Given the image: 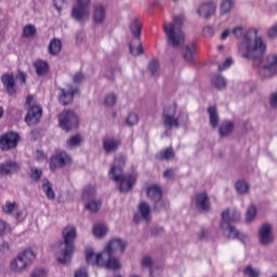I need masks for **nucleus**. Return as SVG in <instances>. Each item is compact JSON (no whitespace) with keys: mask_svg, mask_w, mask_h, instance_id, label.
Listing matches in <instances>:
<instances>
[{"mask_svg":"<svg viewBox=\"0 0 277 277\" xmlns=\"http://www.w3.org/2000/svg\"><path fill=\"white\" fill-rule=\"evenodd\" d=\"M233 34L236 38H243V41L238 45L240 57L251 60L253 66H261L263 56L267 53V42L263 40V37L259 36V30L251 28L243 32L242 27H236Z\"/></svg>","mask_w":277,"mask_h":277,"instance_id":"1","label":"nucleus"},{"mask_svg":"<svg viewBox=\"0 0 277 277\" xmlns=\"http://www.w3.org/2000/svg\"><path fill=\"white\" fill-rule=\"evenodd\" d=\"M124 163H127L124 156H118L115 158L114 164L109 171V177L111 181H115V183H119V190L122 194L131 192V189H133V185H135L137 181V175L135 173H123L122 168H124Z\"/></svg>","mask_w":277,"mask_h":277,"instance_id":"2","label":"nucleus"},{"mask_svg":"<svg viewBox=\"0 0 277 277\" xmlns=\"http://www.w3.org/2000/svg\"><path fill=\"white\" fill-rule=\"evenodd\" d=\"M185 24L184 15H174L173 22H164L162 29L167 36V42L172 49H181L185 44V32L183 25Z\"/></svg>","mask_w":277,"mask_h":277,"instance_id":"3","label":"nucleus"},{"mask_svg":"<svg viewBox=\"0 0 277 277\" xmlns=\"http://www.w3.org/2000/svg\"><path fill=\"white\" fill-rule=\"evenodd\" d=\"M63 241L51 245L52 252L56 254V261L61 265H66L70 259V227L66 226L63 232Z\"/></svg>","mask_w":277,"mask_h":277,"instance_id":"4","label":"nucleus"},{"mask_svg":"<svg viewBox=\"0 0 277 277\" xmlns=\"http://www.w3.org/2000/svg\"><path fill=\"white\" fill-rule=\"evenodd\" d=\"M34 261H36V252L31 249H26L18 253L16 259L10 263V269L11 272H15V274H21L25 272Z\"/></svg>","mask_w":277,"mask_h":277,"instance_id":"5","label":"nucleus"},{"mask_svg":"<svg viewBox=\"0 0 277 277\" xmlns=\"http://www.w3.org/2000/svg\"><path fill=\"white\" fill-rule=\"evenodd\" d=\"M256 239L261 248H269L276 243V234H274V225L272 223H263L260 225Z\"/></svg>","mask_w":277,"mask_h":277,"instance_id":"6","label":"nucleus"},{"mask_svg":"<svg viewBox=\"0 0 277 277\" xmlns=\"http://www.w3.org/2000/svg\"><path fill=\"white\" fill-rule=\"evenodd\" d=\"M90 5L92 0H76L71 10V16L76 23L83 25L90 21Z\"/></svg>","mask_w":277,"mask_h":277,"instance_id":"7","label":"nucleus"},{"mask_svg":"<svg viewBox=\"0 0 277 277\" xmlns=\"http://www.w3.org/2000/svg\"><path fill=\"white\" fill-rule=\"evenodd\" d=\"M162 124L164 129H179L181 123L176 117V104L168 105L163 108L162 113Z\"/></svg>","mask_w":277,"mask_h":277,"instance_id":"8","label":"nucleus"},{"mask_svg":"<svg viewBox=\"0 0 277 277\" xmlns=\"http://www.w3.org/2000/svg\"><path fill=\"white\" fill-rule=\"evenodd\" d=\"M277 72V55L269 54L266 57V64L260 69V77L262 79H272Z\"/></svg>","mask_w":277,"mask_h":277,"instance_id":"9","label":"nucleus"},{"mask_svg":"<svg viewBox=\"0 0 277 277\" xmlns=\"http://www.w3.org/2000/svg\"><path fill=\"white\" fill-rule=\"evenodd\" d=\"M221 228L227 239H238V241H240L241 243H246V240L248 239V234L239 232V229L230 225V223H222Z\"/></svg>","mask_w":277,"mask_h":277,"instance_id":"10","label":"nucleus"},{"mask_svg":"<svg viewBox=\"0 0 277 277\" xmlns=\"http://www.w3.org/2000/svg\"><path fill=\"white\" fill-rule=\"evenodd\" d=\"M21 136L16 132H6L0 136V148L1 150H11V148H16L18 145V140Z\"/></svg>","mask_w":277,"mask_h":277,"instance_id":"11","label":"nucleus"},{"mask_svg":"<svg viewBox=\"0 0 277 277\" xmlns=\"http://www.w3.org/2000/svg\"><path fill=\"white\" fill-rule=\"evenodd\" d=\"M100 267H105V269L116 272L121 267L120 260L114 256V253L102 251V261H100Z\"/></svg>","mask_w":277,"mask_h":277,"instance_id":"12","label":"nucleus"},{"mask_svg":"<svg viewBox=\"0 0 277 277\" xmlns=\"http://www.w3.org/2000/svg\"><path fill=\"white\" fill-rule=\"evenodd\" d=\"M124 250H127V242L120 238H115L108 242L103 252H108L109 254H122Z\"/></svg>","mask_w":277,"mask_h":277,"instance_id":"13","label":"nucleus"},{"mask_svg":"<svg viewBox=\"0 0 277 277\" xmlns=\"http://www.w3.org/2000/svg\"><path fill=\"white\" fill-rule=\"evenodd\" d=\"M147 197L150 198L154 202V209L156 211H161V206H159V201L163 198V192L161 187L158 185H151L147 188Z\"/></svg>","mask_w":277,"mask_h":277,"instance_id":"14","label":"nucleus"},{"mask_svg":"<svg viewBox=\"0 0 277 277\" xmlns=\"http://www.w3.org/2000/svg\"><path fill=\"white\" fill-rule=\"evenodd\" d=\"M195 207L202 213L211 211V199H209V195L207 193H198L195 196Z\"/></svg>","mask_w":277,"mask_h":277,"instance_id":"15","label":"nucleus"},{"mask_svg":"<svg viewBox=\"0 0 277 277\" xmlns=\"http://www.w3.org/2000/svg\"><path fill=\"white\" fill-rule=\"evenodd\" d=\"M40 118H42V108L38 105H35L28 109V113L25 117V122L28 124V127H34L40 122Z\"/></svg>","mask_w":277,"mask_h":277,"instance_id":"16","label":"nucleus"},{"mask_svg":"<svg viewBox=\"0 0 277 277\" xmlns=\"http://www.w3.org/2000/svg\"><path fill=\"white\" fill-rule=\"evenodd\" d=\"M144 220V222H150L153 220V215L150 214V205L146 201H141L138 205V213L134 215V222H140Z\"/></svg>","mask_w":277,"mask_h":277,"instance_id":"17","label":"nucleus"},{"mask_svg":"<svg viewBox=\"0 0 277 277\" xmlns=\"http://www.w3.org/2000/svg\"><path fill=\"white\" fill-rule=\"evenodd\" d=\"M66 161H68V154L66 151H58L54 156L51 157L50 160V170L55 172L58 168H64L66 166Z\"/></svg>","mask_w":277,"mask_h":277,"instance_id":"18","label":"nucleus"},{"mask_svg":"<svg viewBox=\"0 0 277 277\" xmlns=\"http://www.w3.org/2000/svg\"><path fill=\"white\" fill-rule=\"evenodd\" d=\"M107 19V9L98 3L93 5V23L94 25H104Z\"/></svg>","mask_w":277,"mask_h":277,"instance_id":"19","label":"nucleus"},{"mask_svg":"<svg viewBox=\"0 0 277 277\" xmlns=\"http://www.w3.org/2000/svg\"><path fill=\"white\" fill-rule=\"evenodd\" d=\"M2 84L9 96H15L16 94V81L13 74H4L1 77Z\"/></svg>","mask_w":277,"mask_h":277,"instance_id":"20","label":"nucleus"},{"mask_svg":"<svg viewBox=\"0 0 277 277\" xmlns=\"http://www.w3.org/2000/svg\"><path fill=\"white\" fill-rule=\"evenodd\" d=\"M217 10V4L215 2H207L201 4L197 9V14L201 18H211L213 14H215V11Z\"/></svg>","mask_w":277,"mask_h":277,"instance_id":"21","label":"nucleus"},{"mask_svg":"<svg viewBox=\"0 0 277 277\" xmlns=\"http://www.w3.org/2000/svg\"><path fill=\"white\" fill-rule=\"evenodd\" d=\"M85 261L88 265H98L101 267L100 261H103V251L98 254L94 252L93 248L85 249Z\"/></svg>","mask_w":277,"mask_h":277,"instance_id":"22","label":"nucleus"},{"mask_svg":"<svg viewBox=\"0 0 277 277\" xmlns=\"http://www.w3.org/2000/svg\"><path fill=\"white\" fill-rule=\"evenodd\" d=\"M222 224H230V222H239L241 214L236 209H227L222 213Z\"/></svg>","mask_w":277,"mask_h":277,"instance_id":"23","label":"nucleus"},{"mask_svg":"<svg viewBox=\"0 0 277 277\" xmlns=\"http://www.w3.org/2000/svg\"><path fill=\"white\" fill-rule=\"evenodd\" d=\"M18 170V164L12 160H8L5 162L0 163V175L8 176V174H12Z\"/></svg>","mask_w":277,"mask_h":277,"instance_id":"24","label":"nucleus"},{"mask_svg":"<svg viewBox=\"0 0 277 277\" xmlns=\"http://www.w3.org/2000/svg\"><path fill=\"white\" fill-rule=\"evenodd\" d=\"M154 263L155 262L153 261V258H150L148 255H145L141 262L142 267L149 269L150 277H156V276H159V274H161V268H159V267H157V274H155V266H153Z\"/></svg>","mask_w":277,"mask_h":277,"instance_id":"25","label":"nucleus"},{"mask_svg":"<svg viewBox=\"0 0 277 277\" xmlns=\"http://www.w3.org/2000/svg\"><path fill=\"white\" fill-rule=\"evenodd\" d=\"M103 148L105 153L109 155V153H116L118 148H120V140L116 138H104Z\"/></svg>","mask_w":277,"mask_h":277,"instance_id":"26","label":"nucleus"},{"mask_svg":"<svg viewBox=\"0 0 277 277\" xmlns=\"http://www.w3.org/2000/svg\"><path fill=\"white\" fill-rule=\"evenodd\" d=\"M207 113L209 116L210 126L212 127V129H217V126L220 124V115L217 114V107L209 106Z\"/></svg>","mask_w":277,"mask_h":277,"instance_id":"27","label":"nucleus"},{"mask_svg":"<svg viewBox=\"0 0 277 277\" xmlns=\"http://www.w3.org/2000/svg\"><path fill=\"white\" fill-rule=\"evenodd\" d=\"M58 122L63 131H70V110H65L60 114Z\"/></svg>","mask_w":277,"mask_h":277,"instance_id":"28","label":"nucleus"},{"mask_svg":"<svg viewBox=\"0 0 277 277\" xmlns=\"http://www.w3.org/2000/svg\"><path fill=\"white\" fill-rule=\"evenodd\" d=\"M235 129V122L225 121L219 128V133L221 137H228Z\"/></svg>","mask_w":277,"mask_h":277,"instance_id":"29","label":"nucleus"},{"mask_svg":"<svg viewBox=\"0 0 277 277\" xmlns=\"http://www.w3.org/2000/svg\"><path fill=\"white\" fill-rule=\"evenodd\" d=\"M196 53V45L187 44L182 49V57L185 62H194V55Z\"/></svg>","mask_w":277,"mask_h":277,"instance_id":"30","label":"nucleus"},{"mask_svg":"<svg viewBox=\"0 0 277 277\" xmlns=\"http://www.w3.org/2000/svg\"><path fill=\"white\" fill-rule=\"evenodd\" d=\"M130 31L136 40H140L142 37V22L137 18L132 19L130 23Z\"/></svg>","mask_w":277,"mask_h":277,"instance_id":"31","label":"nucleus"},{"mask_svg":"<svg viewBox=\"0 0 277 277\" xmlns=\"http://www.w3.org/2000/svg\"><path fill=\"white\" fill-rule=\"evenodd\" d=\"M34 67L39 77H44L49 72V64L44 61L35 62Z\"/></svg>","mask_w":277,"mask_h":277,"instance_id":"32","label":"nucleus"},{"mask_svg":"<svg viewBox=\"0 0 277 277\" xmlns=\"http://www.w3.org/2000/svg\"><path fill=\"white\" fill-rule=\"evenodd\" d=\"M85 142V138L83 137V134L76 133L70 136V148H79L80 146H83Z\"/></svg>","mask_w":277,"mask_h":277,"instance_id":"33","label":"nucleus"},{"mask_svg":"<svg viewBox=\"0 0 277 277\" xmlns=\"http://www.w3.org/2000/svg\"><path fill=\"white\" fill-rule=\"evenodd\" d=\"M48 51L50 55H57L62 51V41L60 39H52L50 41Z\"/></svg>","mask_w":277,"mask_h":277,"instance_id":"34","label":"nucleus"},{"mask_svg":"<svg viewBox=\"0 0 277 277\" xmlns=\"http://www.w3.org/2000/svg\"><path fill=\"white\" fill-rule=\"evenodd\" d=\"M211 83L216 90H224V88H226L227 85L226 79H224V77L220 75L213 76L211 79Z\"/></svg>","mask_w":277,"mask_h":277,"instance_id":"35","label":"nucleus"},{"mask_svg":"<svg viewBox=\"0 0 277 277\" xmlns=\"http://www.w3.org/2000/svg\"><path fill=\"white\" fill-rule=\"evenodd\" d=\"M42 190L49 200H55V192L53 190V184L47 180L42 184Z\"/></svg>","mask_w":277,"mask_h":277,"instance_id":"36","label":"nucleus"},{"mask_svg":"<svg viewBox=\"0 0 277 277\" xmlns=\"http://www.w3.org/2000/svg\"><path fill=\"white\" fill-rule=\"evenodd\" d=\"M38 34V29L34 24H27L23 28L22 38H34Z\"/></svg>","mask_w":277,"mask_h":277,"instance_id":"37","label":"nucleus"},{"mask_svg":"<svg viewBox=\"0 0 277 277\" xmlns=\"http://www.w3.org/2000/svg\"><path fill=\"white\" fill-rule=\"evenodd\" d=\"M156 157L160 161H170L174 157V149L167 148V149L160 151L159 154H157Z\"/></svg>","mask_w":277,"mask_h":277,"instance_id":"38","label":"nucleus"},{"mask_svg":"<svg viewBox=\"0 0 277 277\" xmlns=\"http://www.w3.org/2000/svg\"><path fill=\"white\" fill-rule=\"evenodd\" d=\"M236 192L237 194H240L241 196L248 194V192H250V185H248V182L243 181V180H239L236 185Z\"/></svg>","mask_w":277,"mask_h":277,"instance_id":"39","label":"nucleus"},{"mask_svg":"<svg viewBox=\"0 0 277 277\" xmlns=\"http://www.w3.org/2000/svg\"><path fill=\"white\" fill-rule=\"evenodd\" d=\"M101 207H102L101 200L91 199V200L84 206V209H87V211H90L91 213H96L97 211H101Z\"/></svg>","mask_w":277,"mask_h":277,"instance_id":"40","label":"nucleus"},{"mask_svg":"<svg viewBox=\"0 0 277 277\" xmlns=\"http://www.w3.org/2000/svg\"><path fill=\"white\" fill-rule=\"evenodd\" d=\"M94 196H96V188L94 186H87L83 189V193H82L83 200H87V201L94 200Z\"/></svg>","mask_w":277,"mask_h":277,"instance_id":"41","label":"nucleus"},{"mask_svg":"<svg viewBox=\"0 0 277 277\" xmlns=\"http://www.w3.org/2000/svg\"><path fill=\"white\" fill-rule=\"evenodd\" d=\"M107 225L97 224L93 227V235L95 237H105V235H107Z\"/></svg>","mask_w":277,"mask_h":277,"instance_id":"42","label":"nucleus"},{"mask_svg":"<svg viewBox=\"0 0 277 277\" xmlns=\"http://www.w3.org/2000/svg\"><path fill=\"white\" fill-rule=\"evenodd\" d=\"M254 217H256V206L251 205L246 212V222L250 224V222H254Z\"/></svg>","mask_w":277,"mask_h":277,"instance_id":"43","label":"nucleus"},{"mask_svg":"<svg viewBox=\"0 0 277 277\" xmlns=\"http://www.w3.org/2000/svg\"><path fill=\"white\" fill-rule=\"evenodd\" d=\"M148 70L151 77H159V61L153 60L148 64Z\"/></svg>","mask_w":277,"mask_h":277,"instance_id":"44","label":"nucleus"},{"mask_svg":"<svg viewBox=\"0 0 277 277\" xmlns=\"http://www.w3.org/2000/svg\"><path fill=\"white\" fill-rule=\"evenodd\" d=\"M118 102V95L116 93H109L105 96L104 104L106 107H114Z\"/></svg>","mask_w":277,"mask_h":277,"instance_id":"45","label":"nucleus"},{"mask_svg":"<svg viewBox=\"0 0 277 277\" xmlns=\"http://www.w3.org/2000/svg\"><path fill=\"white\" fill-rule=\"evenodd\" d=\"M76 240H77V228L70 227V254L77 252V246H75Z\"/></svg>","mask_w":277,"mask_h":277,"instance_id":"46","label":"nucleus"},{"mask_svg":"<svg viewBox=\"0 0 277 277\" xmlns=\"http://www.w3.org/2000/svg\"><path fill=\"white\" fill-rule=\"evenodd\" d=\"M245 276L247 277H260L261 271L252 267V265H248L243 271Z\"/></svg>","mask_w":277,"mask_h":277,"instance_id":"47","label":"nucleus"},{"mask_svg":"<svg viewBox=\"0 0 277 277\" xmlns=\"http://www.w3.org/2000/svg\"><path fill=\"white\" fill-rule=\"evenodd\" d=\"M221 14H228L233 10V0H224L220 6Z\"/></svg>","mask_w":277,"mask_h":277,"instance_id":"48","label":"nucleus"},{"mask_svg":"<svg viewBox=\"0 0 277 277\" xmlns=\"http://www.w3.org/2000/svg\"><path fill=\"white\" fill-rule=\"evenodd\" d=\"M61 95L58 97V101L61 105H70V93H67L64 89H61Z\"/></svg>","mask_w":277,"mask_h":277,"instance_id":"49","label":"nucleus"},{"mask_svg":"<svg viewBox=\"0 0 277 277\" xmlns=\"http://www.w3.org/2000/svg\"><path fill=\"white\" fill-rule=\"evenodd\" d=\"M16 202H6L4 207H2L3 213L6 215H12L14 211H16Z\"/></svg>","mask_w":277,"mask_h":277,"instance_id":"50","label":"nucleus"},{"mask_svg":"<svg viewBox=\"0 0 277 277\" xmlns=\"http://www.w3.org/2000/svg\"><path fill=\"white\" fill-rule=\"evenodd\" d=\"M137 122H140V117L137 114H130L126 119V124H128V127H135Z\"/></svg>","mask_w":277,"mask_h":277,"instance_id":"51","label":"nucleus"},{"mask_svg":"<svg viewBox=\"0 0 277 277\" xmlns=\"http://www.w3.org/2000/svg\"><path fill=\"white\" fill-rule=\"evenodd\" d=\"M129 47H130V53L134 57H137V55H143L144 48H142V43H138L136 48H134L131 43Z\"/></svg>","mask_w":277,"mask_h":277,"instance_id":"52","label":"nucleus"},{"mask_svg":"<svg viewBox=\"0 0 277 277\" xmlns=\"http://www.w3.org/2000/svg\"><path fill=\"white\" fill-rule=\"evenodd\" d=\"M42 176V170L38 169V168H30V179H32V181H40Z\"/></svg>","mask_w":277,"mask_h":277,"instance_id":"53","label":"nucleus"},{"mask_svg":"<svg viewBox=\"0 0 277 277\" xmlns=\"http://www.w3.org/2000/svg\"><path fill=\"white\" fill-rule=\"evenodd\" d=\"M85 81V75L81 71L77 72L72 77V82L76 83V85H81Z\"/></svg>","mask_w":277,"mask_h":277,"instance_id":"54","label":"nucleus"},{"mask_svg":"<svg viewBox=\"0 0 277 277\" xmlns=\"http://www.w3.org/2000/svg\"><path fill=\"white\" fill-rule=\"evenodd\" d=\"M70 129H79V117L75 113H70Z\"/></svg>","mask_w":277,"mask_h":277,"instance_id":"55","label":"nucleus"},{"mask_svg":"<svg viewBox=\"0 0 277 277\" xmlns=\"http://www.w3.org/2000/svg\"><path fill=\"white\" fill-rule=\"evenodd\" d=\"M177 118H179L180 124H183L184 127H187V124H189V114L180 113Z\"/></svg>","mask_w":277,"mask_h":277,"instance_id":"56","label":"nucleus"},{"mask_svg":"<svg viewBox=\"0 0 277 277\" xmlns=\"http://www.w3.org/2000/svg\"><path fill=\"white\" fill-rule=\"evenodd\" d=\"M10 225L5 221H0V237H3L5 233H10Z\"/></svg>","mask_w":277,"mask_h":277,"instance_id":"57","label":"nucleus"},{"mask_svg":"<svg viewBox=\"0 0 277 277\" xmlns=\"http://www.w3.org/2000/svg\"><path fill=\"white\" fill-rule=\"evenodd\" d=\"M203 36L206 38H212V36L215 34V29H213V26H206L202 30Z\"/></svg>","mask_w":277,"mask_h":277,"instance_id":"58","label":"nucleus"},{"mask_svg":"<svg viewBox=\"0 0 277 277\" xmlns=\"http://www.w3.org/2000/svg\"><path fill=\"white\" fill-rule=\"evenodd\" d=\"M76 96H81V89H79V87H71L70 88L71 103H72V98H75Z\"/></svg>","mask_w":277,"mask_h":277,"instance_id":"59","label":"nucleus"},{"mask_svg":"<svg viewBox=\"0 0 277 277\" xmlns=\"http://www.w3.org/2000/svg\"><path fill=\"white\" fill-rule=\"evenodd\" d=\"M267 36H268V38H271V40H274V38H277V24L272 26L267 30Z\"/></svg>","mask_w":277,"mask_h":277,"instance_id":"60","label":"nucleus"},{"mask_svg":"<svg viewBox=\"0 0 277 277\" xmlns=\"http://www.w3.org/2000/svg\"><path fill=\"white\" fill-rule=\"evenodd\" d=\"M31 277H44L47 276V271L44 268H37L31 274Z\"/></svg>","mask_w":277,"mask_h":277,"instance_id":"61","label":"nucleus"},{"mask_svg":"<svg viewBox=\"0 0 277 277\" xmlns=\"http://www.w3.org/2000/svg\"><path fill=\"white\" fill-rule=\"evenodd\" d=\"M233 65V58H226L223 65L219 66V70H226V68H230Z\"/></svg>","mask_w":277,"mask_h":277,"instance_id":"62","label":"nucleus"},{"mask_svg":"<svg viewBox=\"0 0 277 277\" xmlns=\"http://www.w3.org/2000/svg\"><path fill=\"white\" fill-rule=\"evenodd\" d=\"M74 277H88V271L85 268H79L76 271Z\"/></svg>","mask_w":277,"mask_h":277,"instance_id":"63","label":"nucleus"},{"mask_svg":"<svg viewBox=\"0 0 277 277\" xmlns=\"http://www.w3.org/2000/svg\"><path fill=\"white\" fill-rule=\"evenodd\" d=\"M271 105H272V107L277 108V92H275V93L272 94V97H271Z\"/></svg>","mask_w":277,"mask_h":277,"instance_id":"64","label":"nucleus"}]
</instances>
